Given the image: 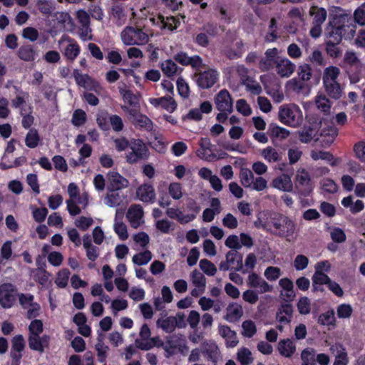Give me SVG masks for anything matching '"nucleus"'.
Here are the masks:
<instances>
[{
	"label": "nucleus",
	"instance_id": "f257e3e1",
	"mask_svg": "<svg viewBox=\"0 0 365 365\" xmlns=\"http://www.w3.org/2000/svg\"><path fill=\"white\" fill-rule=\"evenodd\" d=\"M43 331V324L40 319L34 318L29 325V346L31 350L37 351L41 353L44 351V344H47L49 341V336L40 334Z\"/></svg>",
	"mask_w": 365,
	"mask_h": 365
},
{
	"label": "nucleus",
	"instance_id": "f03ea898",
	"mask_svg": "<svg viewBox=\"0 0 365 365\" xmlns=\"http://www.w3.org/2000/svg\"><path fill=\"white\" fill-rule=\"evenodd\" d=\"M278 117L282 123L292 128H298L303 122L302 111L294 103L282 105L279 108Z\"/></svg>",
	"mask_w": 365,
	"mask_h": 365
},
{
	"label": "nucleus",
	"instance_id": "7ed1b4c3",
	"mask_svg": "<svg viewBox=\"0 0 365 365\" xmlns=\"http://www.w3.org/2000/svg\"><path fill=\"white\" fill-rule=\"evenodd\" d=\"M222 46L223 53L231 60L240 58L245 52L244 43L235 32L226 33Z\"/></svg>",
	"mask_w": 365,
	"mask_h": 365
},
{
	"label": "nucleus",
	"instance_id": "20e7f679",
	"mask_svg": "<svg viewBox=\"0 0 365 365\" xmlns=\"http://www.w3.org/2000/svg\"><path fill=\"white\" fill-rule=\"evenodd\" d=\"M123 43L127 46L144 45L149 41V34L138 26H126L120 33Z\"/></svg>",
	"mask_w": 365,
	"mask_h": 365
},
{
	"label": "nucleus",
	"instance_id": "39448f33",
	"mask_svg": "<svg viewBox=\"0 0 365 365\" xmlns=\"http://www.w3.org/2000/svg\"><path fill=\"white\" fill-rule=\"evenodd\" d=\"M148 156V149L141 140L133 139L130 140V148L125 154V159L128 163H137L140 160L147 159Z\"/></svg>",
	"mask_w": 365,
	"mask_h": 365
},
{
	"label": "nucleus",
	"instance_id": "423d86ee",
	"mask_svg": "<svg viewBox=\"0 0 365 365\" xmlns=\"http://www.w3.org/2000/svg\"><path fill=\"white\" fill-rule=\"evenodd\" d=\"M272 225L276 230V234L280 237H292L296 230L294 222L283 215H279L273 218Z\"/></svg>",
	"mask_w": 365,
	"mask_h": 365
},
{
	"label": "nucleus",
	"instance_id": "0eeeda50",
	"mask_svg": "<svg viewBox=\"0 0 365 365\" xmlns=\"http://www.w3.org/2000/svg\"><path fill=\"white\" fill-rule=\"evenodd\" d=\"M220 73L215 68H208L204 71H200L195 75V81L197 85L202 89L212 88L219 80Z\"/></svg>",
	"mask_w": 365,
	"mask_h": 365
},
{
	"label": "nucleus",
	"instance_id": "6e6552de",
	"mask_svg": "<svg viewBox=\"0 0 365 365\" xmlns=\"http://www.w3.org/2000/svg\"><path fill=\"white\" fill-rule=\"evenodd\" d=\"M242 256L236 250H230L225 255V261L221 262L220 264V269L227 271L234 269L235 271H242L246 273L247 270H243Z\"/></svg>",
	"mask_w": 365,
	"mask_h": 365
},
{
	"label": "nucleus",
	"instance_id": "1a4fd4ad",
	"mask_svg": "<svg viewBox=\"0 0 365 365\" xmlns=\"http://www.w3.org/2000/svg\"><path fill=\"white\" fill-rule=\"evenodd\" d=\"M294 182L296 187L304 196L308 195L312 190L311 176L309 172L304 168H299L297 170Z\"/></svg>",
	"mask_w": 365,
	"mask_h": 365
},
{
	"label": "nucleus",
	"instance_id": "9d476101",
	"mask_svg": "<svg viewBox=\"0 0 365 365\" xmlns=\"http://www.w3.org/2000/svg\"><path fill=\"white\" fill-rule=\"evenodd\" d=\"M17 290L11 283H4L0 285V304L5 309L11 308L16 299Z\"/></svg>",
	"mask_w": 365,
	"mask_h": 365
},
{
	"label": "nucleus",
	"instance_id": "9b49d317",
	"mask_svg": "<svg viewBox=\"0 0 365 365\" xmlns=\"http://www.w3.org/2000/svg\"><path fill=\"white\" fill-rule=\"evenodd\" d=\"M19 300L22 307L27 310L26 316L29 319H34L40 314L41 307L34 302V297L31 294H21Z\"/></svg>",
	"mask_w": 365,
	"mask_h": 365
},
{
	"label": "nucleus",
	"instance_id": "f8f14e48",
	"mask_svg": "<svg viewBox=\"0 0 365 365\" xmlns=\"http://www.w3.org/2000/svg\"><path fill=\"white\" fill-rule=\"evenodd\" d=\"M25 348V340L21 334L16 335L11 339V347L9 353L11 365H20L22 352Z\"/></svg>",
	"mask_w": 365,
	"mask_h": 365
},
{
	"label": "nucleus",
	"instance_id": "ddd939ff",
	"mask_svg": "<svg viewBox=\"0 0 365 365\" xmlns=\"http://www.w3.org/2000/svg\"><path fill=\"white\" fill-rule=\"evenodd\" d=\"M66 43L63 53L64 56L71 61H73L81 52V48L78 43L68 36L63 35L58 41V45Z\"/></svg>",
	"mask_w": 365,
	"mask_h": 365
},
{
	"label": "nucleus",
	"instance_id": "4468645a",
	"mask_svg": "<svg viewBox=\"0 0 365 365\" xmlns=\"http://www.w3.org/2000/svg\"><path fill=\"white\" fill-rule=\"evenodd\" d=\"M76 83L84 88L99 93L102 90L100 83L87 74H83L79 70L74 69L73 72Z\"/></svg>",
	"mask_w": 365,
	"mask_h": 365
},
{
	"label": "nucleus",
	"instance_id": "2eb2a0df",
	"mask_svg": "<svg viewBox=\"0 0 365 365\" xmlns=\"http://www.w3.org/2000/svg\"><path fill=\"white\" fill-rule=\"evenodd\" d=\"M108 191H118L128 187L129 181L118 172L110 170L106 174Z\"/></svg>",
	"mask_w": 365,
	"mask_h": 365
},
{
	"label": "nucleus",
	"instance_id": "dca6fc26",
	"mask_svg": "<svg viewBox=\"0 0 365 365\" xmlns=\"http://www.w3.org/2000/svg\"><path fill=\"white\" fill-rule=\"evenodd\" d=\"M296 64L288 58L279 56L274 67L277 74L282 78H287L293 75L296 71Z\"/></svg>",
	"mask_w": 365,
	"mask_h": 365
},
{
	"label": "nucleus",
	"instance_id": "f3484780",
	"mask_svg": "<svg viewBox=\"0 0 365 365\" xmlns=\"http://www.w3.org/2000/svg\"><path fill=\"white\" fill-rule=\"evenodd\" d=\"M214 102L219 111H233V100L226 89L220 90L215 96Z\"/></svg>",
	"mask_w": 365,
	"mask_h": 365
},
{
	"label": "nucleus",
	"instance_id": "a211bd4d",
	"mask_svg": "<svg viewBox=\"0 0 365 365\" xmlns=\"http://www.w3.org/2000/svg\"><path fill=\"white\" fill-rule=\"evenodd\" d=\"M191 284L194 288L191 290V295L197 297L205 291L206 278L202 273L197 269L192 270L190 274Z\"/></svg>",
	"mask_w": 365,
	"mask_h": 365
},
{
	"label": "nucleus",
	"instance_id": "6ab92c4d",
	"mask_svg": "<svg viewBox=\"0 0 365 365\" xmlns=\"http://www.w3.org/2000/svg\"><path fill=\"white\" fill-rule=\"evenodd\" d=\"M279 51L277 48H268L264 53V56L259 61V68L262 71H268L274 68L278 61Z\"/></svg>",
	"mask_w": 365,
	"mask_h": 365
},
{
	"label": "nucleus",
	"instance_id": "aec40b11",
	"mask_svg": "<svg viewBox=\"0 0 365 365\" xmlns=\"http://www.w3.org/2000/svg\"><path fill=\"white\" fill-rule=\"evenodd\" d=\"M144 212L140 205H132L128 209L126 218L133 228H138L144 223Z\"/></svg>",
	"mask_w": 365,
	"mask_h": 365
},
{
	"label": "nucleus",
	"instance_id": "412c9836",
	"mask_svg": "<svg viewBox=\"0 0 365 365\" xmlns=\"http://www.w3.org/2000/svg\"><path fill=\"white\" fill-rule=\"evenodd\" d=\"M199 145L200 148L196 151L197 157L208 162L213 161L217 158L212 150V145L209 138H201L199 141Z\"/></svg>",
	"mask_w": 365,
	"mask_h": 365
},
{
	"label": "nucleus",
	"instance_id": "4be33fe9",
	"mask_svg": "<svg viewBox=\"0 0 365 365\" xmlns=\"http://www.w3.org/2000/svg\"><path fill=\"white\" fill-rule=\"evenodd\" d=\"M225 73L227 76L229 81H235L239 78L241 83L250 76L248 69L244 65L238 63L227 67Z\"/></svg>",
	"mask_w": 365,
	"mask_h": 365
},
{
	"label": "nucleus",
	"instance_id": "5701e85b",
	"mask_svg": "<svg viewBox=\"0 0 365 365\" xmlns=\"http://www.w3.org/2000/svg\"><path fill=\"white\" fill-rule=\"evenodd\" d=\"M279 286L281 288L279 297L283 301L289 302L294 299L296 294L294 284L291 279L287 277L282 278L279 281Z\"/></svg>",
	"mask_w": 365,
	"mask_h": 365
},
{
	"label": "nucleus",
	"instance_id": "b1692460",
	"mask_svg": "<svg viewBox=\"0 0 365 365\" xmlns=\"http://www.w3.org/2000/svg\"><path fill=\"white\" fill-rule=\"evenodd\" d=\"M124 212L121 210H116L113 222V230L118 238L125 240L128 238L127 225L123 222Z\"/></svg>",
	"mask_w": 365,
	"mask_h": 365
},
{
	"label": "nucleus",
	"instance_id": "393cba45",
	"mask_svg": "<svg viewBox=\"0 0 365 365\" xmlns=\"http://www.w3.org/2000/svg\"><path fill=\"white\" fill-rule=\"evenodd\" d=\"M271 187L282 192H292L293 190V182L288 174H282L274 178L270 184Z\"/></svg>",
	"mask_w": 365,
	"mask_h": 365
},
{
	"label": "nucleus",
	"instance_id": "a878e982",
	"mask_svg": "<svg viewBox=\"0 0 365 365\" xmlns=\"http://www.w3.org/2000/svg\"><path fill=\"white\" fill-rule=\"evenodd\" d=\"M149 103L155 108H162L169 113H173L177 108L175 101L170 96L160 98H150L148 99Z\"/></svg>",
	"mask_w": 365,
	"mask_h": 365
},
{
	"label": "nucleus",
	"instance_id": "bb28decb",
	"mask_svg": "<svg viewBox=\"0 0 365 365\" xmlns=\"http://www.w3.org/2000/svg\"><path fill=\"white\" fill-rule=\"evenodd\" d=\"M219 334L225 339L227 347H235L239 341L237 334L227 325H220L218 327Z\"/></svg>",
	"mask_w": 365,
	"mask_h": 365
},
{
	"label": "nucleus",
	"instance_id": "cd10ccee",
	"mask_svg": "<svg viewBox=\"0 0 365 365\" xmlns=\"http://www.w3.org/2000/svg\"><path fill=\"white\" fill-rule=\"evenodd\" d=\"M330 351L335 357L333 365H347L349 358L346 349L340 344H334L331 346Z\"/></svg>",
	"mask_w": 365,
	"mask_h": 365
},
{
	"label": "nucleus",
	"instance_id": "c85d7f7f",
	"mask_svg": "<svg viewBox=\"0 0 365 365\" xmlns=\"http://www.w3.org/2000/svg\"><path fill=\"white\" fill-rule=\"evenodd\" d=\"M138 198L144 202H153L155 200V192L153 186L149 183L140 185L137 191Z\"/></svg>",
	"mask_w": 365,
	"mask_h": 365
},
{
	"label": "nucleus",
	"instance_id": "c756f323",
	"mask_svg": "<svg viewBox=\"0 0 365 365\" xmlns=\"http://www.w3.org/2000/svg\"><path fill=\"white\" fill-rule=\"evenodd\" d=\"M243 314L244 311L242 305L237 302H232L226 308L225 319L229 322H235L243 316Z\"/></svg>",
	"mask_w": 365,
	"mask_h": 365
},
{
	"label": "nucleus",
	"instance_id": "7c9ffc66",
	"mask_svg": "<svg viewBox=\"0 0 365 365\" xmlns=\"http://www.w3.org/2000/svg\"><path fill=\"white\" fill-rule=\"evenodd\" d=\"M293 317V308L290 304H284L278 309L276 314V320L279 324H288Z\"/></svg>",
	"mask_w": 365,
	"mask_h": 365
},
{
	"label": "nucleus",
	"instance_id": "2f4dec72",
	"mask_svg": "<svg viewBox=\"0 0 365 365\" xmlns=\"http://www.w3.org/2000/svg\"><path fill=\"white\" fill-rule=\"evenodd\" d=\"M338 135V130L334 125H327L321 130L320 136L324 147L329 146Z\"/></svg>",
	"mask_w": 365,
	"mask_h": 365
},
{
	"label": "nucleus",
	"instance_id": "473e14b6",
	"mask_svg": "<svg viewBox=\"0 0 365 365\" xmlns=\"http://www.w3.org/2000/svg\"><path fill=\"white\" fill-rule=\"evenodd\" d=\"M166 214L169 217L175 219L180 224H186L195 219V214H184L180 210L174 207L168 208Z\"/></svg>",
	"mask_w": 365,
	"mask_h": 365
},
{
	"label": "nucleus",
	"instance_id": "72a5a7b5",
	"mask_svg": "<svg viewBox=\"0 0 365 365\" xmlns=\"http://www.w3.org/2000/svg\"><path fill=\"white\" fill-rule=\"evenodd\" d=\"M277 349L282 356L289 358L295 352L296 346L293 340L285 339L279 341Z\"/></svg>",
	"mask_w": 365,
	"mask_h": 365
},
{
	"label": "nucleus",
	"instance_id": "f704fd0d",
	"mask_svg": "<svg viewBox=\"0 0 365 365\" xmlns=\"http://www.w3.org/2000/svg\"><path fill=\"white\" fill-rule=\"evenodd\" d=\"M260 154L268 163H278L282 158V153L272 146L261 150Z\"/></svg>",
	"mask_w": 365,
	"mask_h": 365
},
{
	"label": "nucleus",
	"instance_id": "c9c22d12",
	"mask_svg": "<svg viewBox=\"0 0 365 365\" xmlns=\"http://www.w3.org/2000/svg\"><path fill=\"white\" fill-rule=\"evenodd\" d=\"M17 55L24 61L32 62L36 60L37 52L32 45H24L19 48Z\"/></svg>",
	"mask_w": 365,
	"mask_h": 365
},
{
	"label": "nucleus",
	"instance_id": "e433bc0d",
	"mask_svg": "<svg viewBox=\"0 0 365 365\" xmlns=\"http://www.w3.org/2000/svg\"><path fill=\"white\" fill-rule=\"evenodd\" d=\"M286 88L297 94L304 93L306 96L309 94L307 91V84L297 78H293L286 83Z\"/></svg>",
	"mask_w": 365,
	"mask_h": 365
},
{
	"label": "nucleus",
	"instance_id": "4c0bfd02",
	"mask_svg": "<svg viewBox=\"0 0 365 365\" xmlns=\"http://www.w3.org/2000/svg\"><path fill=\"white\" fill-rule=\"evenodd\" d=\"M314 103L319 112L324 115L330 113L331 103L325 95L322 93L317 94L314 98Z\"/></svg>",
	"mask_w": 365,
	"mask_h": 365
},
{
	"label": "nucleus",
	"instance_id": "58836bf2",
	"mask_svg": "<svg viewBox=\"0 0 365 365\" xmlns=\"http://www.w3.org/2000/svg\"><path fill=\"white\" fill-rule=\"evenodd\" d=\"M203 352L207 355L209 359L216 363L220 358V351L217 345L214 342H204Z\"/></svg>",
	"mask_w": 365,
	"mask_h": 365
},
{
	"label": "nucleus",
	"instance_id": "ea45409f",
	"mask_svg": "<svg viewBox=\"0 0 365 365\" xmlns=\"http://www.w3.org/2000/svg\"><path fill=\"white\" fill-rule=\"evenodd\" d=\"M119 93L122 98L127 106H135L138 104V98L130 90H129L126 85L119 86Z\"/></svg>",
	"mask_w": 365,
	"mask_h": 365
},
{
	"label": "nucleus",
	"instance_id": "a19ab883",
	"mask_svg": "<svg viewBox=\"0 0 365 365\" xmlns=\"http://www.w3.org/2000/svg\"><path fill=\"white\" fill-rule=\"evenodd\" d=\"M160 68L163 73L168 77H172L179 74L182 71V68H179L177 64L171 59L163 61L160 64Z\"/></svg>",
	"mask_w": 365,
	"mask_h": 365
},
{
	"label": "nucleus",
	"instance_id": "79ce46f5",
	"mask_svg": "<svg viewBox=\"0 0 365 365\" xmlns=\"http://www.w3.org/2000/svg\"><path fill=\"white\" fill-rule=\"evenodd\" d=\"M310 156L314 160H327L331 166H335L339 163L338 159L334 158L331 153L327 151L312 150L310 153Z\"/></svg>",
	"mask_w": 365,
	"mask_h": 365
},
{
	"label": "nucleus",
	"instance_id": "37998d69",
	"mask_svg": "<svg viewBox=\"0 0 365 365\" xmlns=\"http://www.w3.org/2000/svg\"><path fill=\"white\" fill-rule=\"evenodd\" d=\"M340 73V69L336 66H331L327 67L324 71L322 76L323 84L338 82L337 78Z\"/></svg>",
	"mask_w": 365,
	"mask_h": 365
},
{
	"label": "nucleus",
	"instance_id": "c03bdc74",
	"mask_svg": "<svg viewBox=\"0 0 365 365\" xmlns=\"http://www.w3.org/2000/svg\"><path fill=\"white\" fill-rule=\"evenodd\" d=\"M309 14L313 16L312 24H322L327 16V13L325 9L313 6L309 9Z\"/></svg>",
	"mask_w": 365,
	"mask_h": 365
},
{
	"label": "nucleus",
	"instance_id": "a18cd8bd",
	"mask_svg": "<svg viewBox=\"0 0 365 365\" xmlns=\"http://www.w3.org/2000/svg\"><path fill=\"white\" fill-rule=\"evenodd\" d=\"M254 174L248 168H242L240 170L239 179L241 185L245 188H250L254 181Z\"/></svg>",
	"mask_w": 365,
	"mask_h": 365
},
{
	"label": "nucleus",
	"instance_id": "49530a36",
	"mask_svg": "<svg viewBox=\"0 0 365 365\" xmlns=\"http://www.w3.org/2000/svg\"><path fill=\"white\" fill-rule=\"evenodd\" d=\"M132 123L140 129L146 131H152L153 130V121L145 115L140 113Z\"/></svg>",
	"mask_w": 365,
	"mask_h": 365
},
{
	"label": "nucleus",
	"instance_id": "de8ad7c7",
	"mask_svg": "<svg viewBox=\"0 0 365 365\" xmlns=\"http://www.w3.org/2000/svg\"><path fill=\"white\" fill-rule=\"evenodd\" d=\"M323 86L326 93L330 98L335 100L341 98L342 95V89L339 82L329 83L327 84L324 83Z\"/></svg>",
	"mask_w": 365,
	"mask_h": 365
},
{
	"label": "nucleus",
	"instance_id": "09e8293b",
	"mask_svg": "<svg viewBox=\"0 0 365 365\" xmlns=\"http://www.w3.org/2000/svg\"><path fill=\"white\" fill-rule=\"evenodd\" d=\"M173 317H164L157 320L156 326L166 333H172L175 329Z\"/></svg>",
	"mask_w": 365,
	"mask_h": 365
},
{
	"label": "nucleus",
	"instance_id": "8fccbe9b",
	"mask_svg": "<svg viewBox=\"0 0 365 365\" xmlns=\"http://www.w3.org/2000/svg\"><path fill=\"white\" fill-rule=\"evenodd\" d=\"M104 204L109 207H115L122 202V197L116 191H108L104 197Z\"/></svg>",
	"mask_w": 365,
	"mask_h": 365
},
{
	"label": "nucleus",
	"instance_id": "3c124183",
	"mask_svg": "<svg viewBox=\"0 0 365 365\" xmlns=\"http://www.w3.org/2000/svg\"><path fill=\"white\" fill-rule=\"evenodd\" d=\"M237 359L240 363V365H250L253 361L252 352L249 349L242 347L237 351Z\"/></svg>",
	"mask_w": 365,
	"mask_h": 365
},
{
	"label": "nucleus",
	"instance_id": "603ef678",
	"mask_svg": "<svg viewBox=\"0 0 365 365\" xmlns=\"http://www.w3.org/2000/svg\"><path fill=\"white\" fill-rule=\"evenodd\" d=\"M40 140L37 130L31 128L26 135L25 144L29 148H35L38 145Z\"/></svg>",
	"mask_w": 365,
	"mask_h": 365
},
{
	"label": "nucleus",
	"instance_id": "864d4df0",
	"mask_svg": "<svg viewBox=\"0 0 365 365\" xmlns=\"http://www.w3.org/2000/svg\"><path fill=\"white\" fill-rule=\"evenodd\" d=\"M152 257L151 252L145 250L134 255L132 257V262L138 266L145 265L152 259Z\"/></svg>",
	"mask_w": 365,
	"mask_h": 365
},
{
	"label": "nucleus",
	"instance_id": "5fc2aeb1",
	"mask_svg": "<svg viewBox=\"0 0 365 365\" xmlns=\"http://www.w3.org/2000/svg\"><path fill=\"white\" fill-rule=\"evenodd\" d=\"M95 349L97 352L98 360L101 363H104L108 356L109 347L104 344L102 338L99 337L98 339V342L95 345Z\"/></svg>",
	"mask_w": 365,
	"mask_h": 365
},
{
	"label": "nucleus",
	"instance_id": "6e6d98bb",
	"mask_svg": "<svg viewBox=\"0 0 365 365\" xmlns=\"http://www.w3.org/2000/svg\"><path fill=\"white\" fill-rule=\"evenodd\" d=\"M302 365H315L316 351L312 348H307L301 353Z\"/></svg>",
	"mask_w": 365,
	"mask_h": 365
},
{
	"label": "nucleus",
	"instance_id": "4d7b16f0",
	"mask_svg": "<svg viewBox=\"0 0 365 365\" xmlns=\"http://www.w3.org/2000/svg\"><path fill=\"white\" fill-rule=\"evenodd\" d=\"M337 38H336L335 40L327 39V41H326L327 52L331 57H333V58H336V57L339 56L341 53V51L337 46L339 44V37H337Z\"/></svg>",
	"mask_w": 365,
	"mask_h": 365
},
{
	"label": "nucleus",
	"instance_id": "13d9d810",
	"mask_svg": "<svg viewBox=\"0 0 365 365\" xmlns=\"http://www.w3.org/2000/svg\"><path fill=\"white\" fill-rule=\"evenodd\" d=\"M297 74V78L306 83L312 77V68L309 64L304 63L299 66Z\"/></svg>",
	"mask_w": 365,
	"mask_h": 365
},
{
	"label": "nucleus",
	"instance_id": "bf43d9fd",
	"mask_svg": "<svg viewBox=\"0 0 365 365\" xmlns=\"http://www.w3.org/2000/svg\"><path fill=\"white\" fill-rule=\"evenodd\" d=\"M71 272L68 269H62L57 273L55 284L60 288H64L68 284Z\"/></svg>",
	"mask_w": 365,
	"mask_h": 365
},
{
	"label": "nucleus",
	"instance_id": "052dcab7",
	"mask_svg": "<svg viewBox=\"0 0 365 365\" xmlns=\"http://www.w3.org/2000/svg\"><path fill=\"white\" fill-rule=\"evenodd\" d=\"M315 135V130L311 127H304L298 132L299 139L302 143H310Z\"/></svg>",
	"mask_w": 365,
	"mask_h": 365
},
{
	"label": "nucleus",
	"instance_id": "680f3d73",
	"mask_svg": "<svg viewBox=\"0 0 365 365\" xmlns=\"http://www.w3.org/2000/svg\"><path fill=\"white\" fill-rule=\"evenodd\" d=\"M201 270L208 276H214L217 272V267L215 265L207 259H202L199 263Z\"/></svg>",
	"mask_w": 365,
	"mask_h": 365
},
{
	"label": "nucleus",
	"instance_id": "e2e57ef3",
	"mask_svg": "<svg viewBox=\"0 0 365 365\" xmlns=\"http://www.w3.org/2000/svg\"><path fill=\"white\" fill-rule=\"evenodd\" d=\"M282 274L281 269L278 267L269 266L264 272V276L268 281H276Z\"/></svg>",
	"mask_w": 365,
	"mask_h": 365
},
{
	"label": "nucleus",
	"instance_id": "0e129e2a",
	"mask_svg": "<svg viewBox=\"0 0 365 365\" xmlns=\"http://www.w3.org/2000/svg\"><path fill=\"white\" fill-rule=\"evenodd\" d=\"M242 334L245 337L250 338L257 332L255 323L252 320H246L243 322L242 324Z\"/></svg>",
	"mask_w": 365,
	"mask_h": 365
},
{
	"label": "nucleus",
	"instance_id": "69168bd1",
	"mask_svg": "<svg viewBox=\"0 0 365 365\" xmlns=\"http://www.w3.org/2000/svg\"><path fill=\"white\" fill-rule=\"evenodd\" d=\"M12 242L11 240L6 241L1 247L0 264H3L4 261L9 260L12 256Z\"/></svg>",
	"mask_w": 365,
	"mask_h": 365
},
{
	"label": "nucleus",
	"instance_id": "338daca9",
	"mask_svg": "<svg viewBox=\"0 0 365 365\" xmlns=\"http://www.w3.org/2000/svg\"><path fill=\"white\" fill-rule=\"evenodd\" d=\"M242 84L245 86L246 89L254 95H258L262 92V88L259 83L250 76Z\"/></svg>",
	"mask_w": 365,
	"mask_h": 365
},
{
	"label": "nucleus",
	"instance_id": "774afa93",
	"mask_svg": "<svg viewBox=\"0 0 365 365\" xmlns=\"http://www.w3.org/2000/svg\"><path fill=\"white\" fill-rule=\"evenodd\" d=\"M307 60L316 66H324L326 64L322 53L318 49H314L309 56Z\"/></svg>",
	"mask_w": 365,
	"mask_h": 365
}]
</instances>
